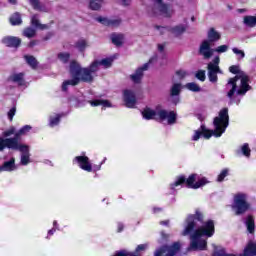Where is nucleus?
I'll return each instance as SVG.
<instances>
[{"label": "nucleus", "instance_id": "1", "mask_svg": "<svg viewBox=\"0 0 256 256\" xmlns=\"http://www.w3.org/2000/svg\"><path fill=\"white\" fill-rule=\"evenodd\" d=\"M205 221V214L196 209L194 214H189L186 218V227L182 235L187 236L195 233L196 237H213L215 235V221L212 219Z\"/></svg>", "mask_w": 256, "mask_h": 256}, {"label": "nucleus", "instance_id": "2", "mask_svg": "<svg viewBox=\"0 0 256 256\" xmlns=\"http://www.w3.org/2000/svg\"><path fill=\"white\" fill-rule=\"evenodd\" d=\"M213 125L215 129L209 130L205 124H202L200 129L195 131L192 140L199 141L201 137H204V139H211L213 135L214 137H221V135H223V133H225L229 127V108H222L219 111L218 116L213 120Z\"/></svg>", "mask_w": 256, "mask_h": 256}, {"label": "nucleus", "instance_id": "3", "mask_svg": "<svg viewBox=\"0 0 256 256\" xmlns=\"http://www.w3.org/2000/svg\"><path fill=\"white\" fill-rule=\"evenodd\" d=\"M196 181V182H195ZM209 183L206 177L199 178L197 180V174L193 173L188 178L185 175H180L176 177V181L171 184V187H179L180 185H185L187 189H201Z\"/></svg>", "mask_w": 256, "mask_h": 256}, {"label": "nucleus", "instance_id": "4", "mask_svg": "<svg viewBox=\"0 0 256 256\" xmlns=\"http://www.w3.org/2000/svg\"><path fill=\"white\" fill-rule=\"evenodd\" d=\"M208 40H203L198 53L202 55L204 59H211L213 57V49L211 48L212 43H217L221 39V33H219L215 28H210L207 33Z\"/></svg>", "mask_w": 256, "mask_h": 256}, {"label": "nucleus", "instance_id": "5", "mask_svg": "<svg viewBox=\"0 0 256 256\" xmlns=\"http://www.w3.org/2000/svg\"><path fill=\"white\" fill-rule=\"evenodd\" d=\"M232 209L235 215H245L251 209V204L247 202V194L237 193L234 196Z\"/></svg>", "mask_w": 256, "mask_h": 256}, {"label": "nucleus", "instance_id": "6", "mask_svg": "<svg viewBox=\"0 0 256 256\" xmlns=\"http://www.w3.org/2000/svg\"><path fill=\"white\" fill-rule=\"evenodd\" d=\"M103 163H105V159L99 164V165H92L91 161L89 160V158L86 155L83 156H76L73 159V164L74 165H78V167H80V169H82V171H86L87 173H91V172H97V171H101V165H103Z\"/></svg>", "mask_w": 256, "mask_h": 256}, {"label": "nucleus", "instance_id": "7", "mask_svg": "<svg viewBox=\"0 0 256 256\" xmlns=\"http://www.w3.org/2000/svg\"><path fill=\"white\" fill-rule=\"evenodd\" d=\"M70 65L74 69V75L78 76L80 81H83V83H93V73L87 67H81L76 60H72Z\"/></svg>", "mask_w": 256, "mask_h": 256}, {"label": "nucleus", "instance_id": "8", "mask_svg": "<svg viewBox=\"0 0 256 256\" xmlns=\"http://www.w3.org/2000/svg\"><path fill=\"white\" fill-rule=\"evenodd\" d=\"M181 251V243L174 242L172 245H163L154 252V256H175Z\"/></svg>", "mask_w": 256, "mask_h": 256}, {"label": "nucleus", "instance_id": "9", "mask_svg": "<svg viewBox=\"0 0 256 256\" xmlns=\"http://www.w3.org/2000/svg\"><path fill=\"white\" fill-rule=\"evenodd\" d=\"M203 236H196L195 232L191 233L190 239V247L194 251H205L207 249V240L201 239Z\"/></svg>", "mask_w": 256, "mask_h": 256}, {"label": "nucleus", "instance_id": "10", "mask_svg": "<svg viewBox=\"0 0 256 256\" xmlns=\"http://www.w3.org/2000/svg\"><path fill=\"white\" fill-rule=\"evenodd\" d=\"M69 71H70V75H71L72 79L65 80L62 83L61 89L64 93H67L69 91V85H71L72 87H75V86H77L78 83H81V78L78 77L77 75H75L73 66H71V64H70V70Z\"/></svg>", "mask_w": 256, "mask_h": 256}, {"label": "nucleus", "instance_id": "11", "mask_svg": "<svg viewBox=\"0 0 256 256\" xmlns=\"http://www.w3.org/2000/svg\"><path fill=\"white\" fill-rule=\"evenodd\" d=\"M159 121L167 119L168 125H175L177 123V113L175 111L167 112L165 109L158 110Z\"/></svg>", "mask_w": 256, "mask_h": 256}, {"label": "nucleus", "instance_id": "12", "mask_svg": "<svg viewBox=\"0 0 256 256\" xmlns=\"http://www.w3.org/2000/svg\"><path fill=\"white\" fill-rule=\"evenodd\" d=\"M123 101L128 109L135 108V105H137V96H135V92L129 89L124 90Z\"/></svg>", "mask_w": 256, "mask_h": 256}, {"label": "nucleus", "instance_id": "13", "mask_svg": "<svg viewBox=\"0 0 256 256\" xmlns=\"http://www.w3.org/2000/svg\"><path fill=\"white\" fill-rule=\"evenodd\" d=\"M149 63H153V59H150L148 63H145L143 66L136 69L135 73L130 75L131 81L135 84L141 83V80L143 79L144 71H147L149 69Z\"/></svg>", "mask_w": 256, "mask_h": 256}, {"label": "nucleus", "instance_id": "14", "mask_svg": "<svg viewBox=\"0 0 256 256\" xmlns=\"http://www.w3.org/2000/svg\"><path fill=\"white\" fill-rule=\"evenodd\" d=\"M208 79L210 83H217L219 81V77L217 75L223 73L219 66L213 65V62L208 63Z\"/></svg>", "mask_w": 256, "mask_h": 256}, {"label": "nucleus", "instance_id": "15", "mask_svg": "<svg viewBox=\"0 0 256 256\" xmlns=\"http://www.w3.org/2000/svg\"><path fill=\"white\" fill-rule=\"evenodd\" d=\"M240 77V87L237 90V95H245L247 93V91H251L252 87L251 85H249V76L246 74H239Z\"/></svg>", "mask_w": 256, "mask_h": 256}, {"label": "nucleus", "instance_id": "16", "mask_svg": "<svg viewBox=\"0 0 256 256\" xmlns=\"http://www.w3.org/2000/svg\"><path fill=\"white\" fill-rule=\"evenodd\" d=\"M2 43L6 47L18 49V47H21V38L16 36H6L2 38Z\"/></svg>", "mask_w": 256, "mask_h": 256}, {"label": "nucleus", "instance_id": "17", "mask_svg": "<svg viewBox=\"0 0 256 256\" xmlns=\"http://www.w3.org/2000/svg\"><path fill=\"white\" fill-rule=\"evenodd\" d=\"M21 135L23 134L18 131L15 133L13 138H8V139H14L16 143V147L13 148V151H20V153H28L29 146H27L26 144L19 143V137H21Z\"/></svg>", "mask_w": 256, "mask_h": 256}, {"label": "nucleus", "instance_id": "18", "mask_svg": "<svg viewBox=\"0 0 256 256\" xmlns=\"http://www.w3.org/2000/svg\"><path fill=\"white\" fill-rule=\"evenodd\" d=\"M96 21H98V23H101L105 27H119V25H121V19L111 20V19L99 16L96 18Z\"/></svg>", "mask_w": 256, "mask_h": 256}, {"label": "nucleus", "instance_id": "19", "mask_svg": "<svg viewBox=\"0 0 256 256\" xmlns=\"http://www.w3.org/2000/svg\"><path fill=\"white\" fill-rule=\"evenodd\" d=\"M143 119H145L146 121H151V120H155V121H159V118H156L157 115H159V112L151 109L150 107H145L143 109V111L141 112Z\"/></svg>", "mask_w": 256, "mask_h": 256}, {"label": "nucleus", "instance_id": "20", "mask_svg": "<svg viewBox=\"0 0 256 256\" xmlns=\"http://www.w3.org/2000/svg\"><path fill=\"white\" fill-rule=\"evenodd\" d=\"M15 147H17L15 139H9V138L3 139L0 137V151H5L6 148L12 149L13 151V148Z\"/></svg>", "mask_w": 256, "mask_h": 256}, {"label": "nucleus", "instance_id": "21", "mask_svg": "<svg viewBox=\"0 0 256 256\" xmlns=\"http://www.w3.org/2000/svg\"><path fill=\"white\" fill-rule=\"evenodd\" d=\"M8 81H12V83H17L19 87H23V85H25V73L20 72L13 74L9 76Z\"/></svg>", "mask_w": 256, "mask_h": 256}, {"label": "nucleus", "instance_id": "22", "mask_svg": "<svg viewBox=\"0 0 256 256\" xmlns=\"http://www.w3.org/2000/svg\"><path fill=\"white\" fill-rule=\"evenodd\" d=\"M31 25L32 27H35L36 29H40L41 31H45V29H49V25L41 24V22H39V15L37 14H34L31 17Z\"/></svg>", "mask_w": 256, "mask_h": 256}, {"label": "nucleus", "instance_id": "23", "mask_svg": "<svg viewBox=\"0 0 256 256\" xmlns=\"http://www.w3.org/2000/svg\"><path fill=\"white\" fill-rule=\"evenodd\" d=\"M110 39L113 43V45H115L116 47H121L123 45V41L125 39V35H123L122 33H112L110 36Z\"/></svg>", "mask_w": 256, "mask_h": 256}, {"label": "nucleus", "instance_id": "24", "mask_svg": "<svg viewBox=\"0 0 256 256\" xmlns=\"http://www.w3.org/2000/svg\"><path fill=\"white\" fill-rule=\"evenodd\" d=\"M159 5V11L164 17H171L173 15V10L169 9V5L163 3V0L161 2H157Z\"/></svg>", "mask_w": 256, "mask_h": 256}, {"label": "nucleus", "instance_id": "25", "mask_svg": "<svg viewBox=\"0 0 256 256\" xmlns=\"http://www.w3.org/2000/svg\"><path fill=\"white\" fill-rule=\"evenodd\" d=\"M9 23L15 27L17 25H22L23 24V19L21 18V13L15 12L13 13L10 18H9Z\"/></svg>", "mask_w": 256, "mask_h": 256}, {"label": "nucleus", "instance_id": "26", "mask_svg": "<svg viewBox=\"0 0 256 256\" xmlns=\"http://www.w3.org/2000/svg\"><path fill=\"white\" fill-rule=\"evenodd\" d=\"M168 31H170V33L175 35V37H180V35H183V33H185V31H187V27H185V25H183V24H180L178 26L169 28Z\"/></svg>", "mask_w": 256, "mask_h": 256}, {"label": "nucleus", "instance_id": "27", "mask_svg": "<svg viewBox=\"0 0 256 256\" xmlns=\"http://www.w3.org/2000/svg\"><path fill=\"white\" fill-rule=\"evenodd\" d=\"M1 167L2 171H15V169H17V166L15 165V158L12 157L9 161H5Z\"/></svg>", "mask_w": 256, "mask_h": 256}, {"label": "nucleus", "instance_id": "28", "mask_svg": "<svg viewBox=\"0 0 256 256\" xmlns=\"http://www.w3.org/2000/svg\"><path fill=\"white\" fill-rule=\"evenodd\" d=\"M246 227H247L248 233H250L251 235L255 233V218H253L252 215H249L246 218Z\"/></svg>", "mask_w": 256, "mask_h": 256}, {"label": "nucleus", "instance_id": "29", "mask_svg": "<svg viewBox=\"0 0 256 256\" xmlns=\"http://www.w3.org/2000/svg\"><path fill=\"white\" fill-rule=\"evenodd\" d=\"M91 107H99L100 105L102 107H111V102L109 100H101V99H95L89 101Z\"/></svg>", "mask_w": 256, "mask_h": 256}, {"label": "nucleus", "instance_id": "30", "mask_svg": "<svg viewBox=\"0 0 256 256\" xmlns=\"http://www.w3.org/2000/svg\"><path fill=\"white\" fill-rule=\"evenodd\" d=\"M24 59L27 65H29L32 69H35L39 65L37 58H35L33 55H25Z\"/></svg>", "mask_w": 256, "mask_h": 256}, {"label": "nucleus", "instance_id": "31", "mask_svg": "<svg viewBox=\"0 0 256 256\" xmlns=\"http://www.w3.org/2000/svg\"><path fill=\"white\" fill-rule=\"evenodd\" d=\"M244 252L246 253V255L256 256V243L249 242L245 247Z\"/></svg>", "mask_w": 256, "mask_h": 256}, {"label": "nucleus", "instance_id": "32", "mask_svg": "<svg viewBox=\"0 0 256 256\" xmlns=\"http://www.w3.org/2000/svg\"><path fill=\"white\" fill-rule=\"evenodd\" d=\"M243 23L246 27H256V16H244Z\"/></svg>", "mask_w": 256, "mask_h": 256}, {"label": "nucleus", "instance_id": "33", "mask_svg": "<svg viewBox=\"0 0 256 256\" xmlns=\"http://www.w3.org/2000/svg\"><path fill=\"white\" fill-rule=\"evenodd\" d=\"M37 35V31L34 28L27 27L23 31V36L27 37L28 39H33Z\"/></svg>", "mask_w": 256, "mask_h": 256}, {"label": "nucleus", "instance_id": "34", "mask_svg": "<svg viewBox=\"0 0 256 256\" xmlns=\"http://www.w3.org/2000/svg\"><path fill=\"white\" fill-rule=\"evenodd\" d=\"M103 0H90L89 7L92 11H99Z\"/></svg>", "mask_w": 256, "mask_h": 256}, {"label": "nucleus", "instance_id": "35", "mask_svg": "<svg viewBox=\"0 0 256 256\" xmlns=\"http://www.w3.org/2000/svg\"><path fill=\"white\" fill-rule=\"evenodd\" d=\"M75 47L80 51V53H83L85 49H87V41L85 39L78 40L75 43Z\"/></svg>", "mask_w": 256, "mask_h": 256}, {"label": "nucleus", "instance_id": "36", "mask_svg": "<svg viewBox=\"0 0 256 256\" xmlns=\"http://www.w3.org/2000/svg\"><path fill=\"white\" fill-rule=\"evenodd\" d=\"M181 93V84L175 83L173 84L171 90H170V95L171 97H177Z\"/></svg>", "mask_w": 256, "mask_h": 256}, {"label": "nucleus", "instance_id": "37", "mask_svg": "<svg viewBox=\"0 0 256 256\" xmlns=\"http://www.w3.org/2000/svg\"><path fill=\"white\" fill-rule=\"evenodd\" d=\"M186 87L187 89H189V91H192L193 93H199V91H201V86L195 82L187 83Z\"/></svg>", "mask_w": 256, "mask_h": 256}, {"label": "nucleus", "instance_id": "38", "mask_svg": "<svg viewBox=\"0 0 256 256\" xmlns=\"http://www.w3.org/2000/svg\"><path fill=\"white\" fill-rule=\"evenodd\" d=\"M99 65H102L105 69H109L113 65V58H104L98 61Z\"/></svg>", "mask_w": 256, "mask_h": 256}, {"label": "nucleus", "instance_id": "39", "mask_svg": "<svg viewBox=\"0 0 256 256\" xmlns=\"http://www.w3.org/2000/svg\"><path fill=\"white\" fill-rule=\"evenodd\" d=\"M58 59L62 61V63H69V59H71V54H69V52H60L58 54Z\"/></svg>", "mask_w": 256, "mask_h": 256}, {"label": "nucleus", "instance_id": "40", "mask_svg": "<svg viewBox=\"0 0 256 256\" xmlns=\"http://www.w3.org/2000/svg\"><path fill=\"white\" fill-rule=\"evenodd\" d=\"M99 60H95V61H93L90 65H89V67H87L89 70H90V72L93 74V73H97L98 71H99Z\"/></svg>", "mask_w": 256, "mask_h": 256}, {"label": "nucleus", "instance_id": "41", "mask_svg": "<svg viewBox=\"0 0 256 256\" xmlns=\"http://www.w3.org/2000/svg\"><path fill=\"white\" fill-rule=\"evenodd\" d=\"M228 175H229V169L227 168L223 169L217 177L218 183H223V181H225V177H227Z\"/></svg>", "mask_w": 256, "mask_h": 256}, {"label": "nucleus", "instance_id": "42", "mask_svg": "<svg viewBox=\"0 0 256 256\" xmlns=\"http://www.w3.org/2000/svg\"><path fill=\"white\" fill-rule=\"evenodd\" d=\"M242 154L244 157H251V148H249L248 143H244L241 147Z\"/></svg>", "mask_w": 256, "mask_h": 256}, {"label": "nucleus", "instance_id": "43", "mask_svg": "<svg viewBox=\"0 0 256 256\" xmlns=\"http://www.w3.org/2000/svg\"><path fill=\"white\" fill-rule=\"evenodd\" d=\"M29 3L35 11H41V1H39V0H29Z\"/></svg>", "mask_w": 256, "mask_h": 256}, {"label": "nucleus", "instance_id": "44", "mask_svg": "<svg viewBox=\"0 0 256 256\" xmlns=\"http://www.w3.org/2000/svg\"><path fill=\"white\" fill-rule=\"evenodd\" d=\"M23 155L21 156V165H29V146L28 152H22Z\"/></svg>", "mask_w": 256, "mask_h": 256}, {"label": "nucleus", "instance_id": "45", "mask_svg": "<svg viewBox=\"0 0 256 256\" xmlns=\"http://www.w3.org/2000/svg\"><path fill=\"white\" fill-rule=\"evenodd\" d=\"M196 79L199 81H205L207 79V76L205 75V70H198L195 75Z\"/></svg>", "mask_w": 256, "mask_h": 256}, {"label": "nucleus", "instance_id": "46", "mask_svg": "<svg viewBox=\"0 0 256 256\" xmlns=\"http://www.w3.org/2000/svg\"><path fill=\"white\" fill-rule=\"evenodd\" d=\"M240 79L239 75L234 76L228 80V85H232V89H237V81Z\"/></svg>", "mask_w": 256, "mask_h": 256}, {"label": "nucleus", "instance_id": "47", "mask_svg": "<svg viewBox=\"0 0 256 256\" xmlns=\"http://www.w3.org/2000/svg\"><path fill=\"white\" fill-rule=\"evenodd\" d=\"M232 51L235 55L239 56L238 59H245V52L243 50H240L239 48H233Z\"/></svg>", "mask_w": 256, "mask_h": 256}, {"label": "nucleus", "instance_id": "48", "mask_svg": "<svg viewBox=\"0 0 256 256\" xmlns=\"http://www.w3.org/2000/svg\"><path fill=\"white\" fill-rule=\"evenodd\" d=\"M212 256H236V255L235 254H227L225 252V249H220V250H217L216 252H214Z\"/></svg>", "mask_w": 256, "mask_h": 256}, {"label": "nucleus", "instance_id": "49", "mask_svg": "<svg viewBox=\"0 0 256 256\" xmlns=\"http://www.w3.org/2000/svg\"><path fill=\"white\" fill-rule=\"evenodd\" d=\"M61 121V116L57 115L54 118L50 119V127H55V125H59V122Z\"/></svg>", "mask_w": 256, "mask_h": 256}, {"label": "nucleus", "instance_id": "50", "mask_svg": "<svg viewBox=\"0 0 256 256\" xmlns=\"http://www.w3.org/2000/svg\"><path fill=\"white\" fill-rule=\"evenodd\" d=\"M11 135H15V127L13 126L3 132V137H11Z\"/></svg>", "mask_w": 256, "mask_h": 256}, {"label": "nucleus", "instance_id": "51", "mask_svg": "<svg viewBox=\"0 0 256 256\" xmlns=\"http://www.w3.org/2000/svg\"><path fill=\"white\" fill-rule=\"evenodd\" d=\"M15 113H17V108L14 106L8 111L9 121H13V117H15Z\"/></svg>", "mask_w": 256, "mask_h": 256}, {"label": "nucleus", "instance_id": "52", "mask_svg": "<svg viewBox=\"0 0 256 256\" xmlns=\"http://www.w3.org/2000/svg\"><path fill=\"white\" fill-rule=\"evenodd\" d=\"M229 46L227 45H220L216 48V53H227Z\"/></svg>", "mask_w": 256, "mask_h": 256}, {"label": "nucleus", "instance_id": "53", "mask_svg": "<svg viewBox=\"0 0 256 256\" xmlns=\"http://www.w3.org/2000/svg\"><path fill=\"white\" fill-rule=\"evenodd\" d=\"M229 71L230 73H232L233 75H239V66L237 65H232L229 67Z\"/></svg>", "mask_w": 256, "mask_h": 256}, {"label": "nucleus", "instance_id": "54", "mask_svg": "<svg viewBox=\"0 0 256 256\" xmlns=\"http://www.w3.org/2000/svg\"><path fill=\"white\" fill-rule=\"evenodd\" d=\"M31 130V126L30 125H25L23 126L20 130H18L22 135H25V133H29V131Z\"/></svg>", "mask_w": 256, "mask_h": 256}, {"label": "nucleus", "instance_id": "55", "mask_svg": "<svg viewBox=\"0 0 256 256\" xmlns=\"http://www.w3.org/2000/svg\"><path fill=\"white\" fill-rule=\"evenodd\" d=\"M235 91H237V88H231L229 92L227 93V97L229 99H233V95H235Z\"/></svg>", "mask_w": 256, "mask_h": 256}, {"label": "nucleus", "instance_id": "56", "mask_svg": "<svg viewBox=\"0 0 256 256\" xmlns=\"http://www.w3.org/2000/svg\"><path fill=\"white\" fill-rule=\"evenodd\" d=\"M145 249H147V245L140 244L136 247V253H139V251H145Z\"/></svg>", "mask_w": 256, "mask_h": 256}, {"label": "nucleus", "instance_id": "57", "mask_svg": "<svg viewBox=\"0 0 256 256\" xmlns=\"http://www.w3.org/2000/svg\"><path fill=\"white\" fill-rule=\"evenodd\" d=\"M176 75H178V77H180L181 79H183L186 75L187 72L183 71V70H177L176 71Z\"/></svg>", "mask_w": 256, "mask_h": 256}, {"label": "nucleus", "instance_id": "58", "mask_svg": "<svg viewBox=\"0 0 256 256\" xmlns=\"http://www.w3.org/2000/svg\"><path fill=\"white\" fill-rule=\"evenodd\" d=\"M39 44V40H31L28 44V47H30V49H33V47H35V45Z\"/></svg>", "mask_w": 256, "mask_h": 256}, {"label": "nucleus", "instance_id": "59", "mask_svg": "<svg viewBox=\"0 0 256 256\" xmlns=\"http://www.w3.org/2000/svg\"><path fill=\"white\" fill-rule=\"evenodd\" d=\"M123 229H125V226L123 223L119 222L117 227V233H122Z\"/></svg>", "mask_w": 256, "mask_h": 256}, {"label": "nucleus", "instance_id": "60", "mask_svg": "<svg viewBox=\"0 0 256 256\" xmlns=\"http://www.w3.org/2000/svg\"><path fill=\"white\" fill-rule=\"evenodd\" d=\"M219 63H220V58H219V56H216V57L213 59L212 65H215L216 67H219Z\"/></svg>", "mask_w": 256, "mask_h": 256}, {"label": "nucleus", "instance_id": "61", "mask_svg": "<svg viewBox=\"0 0 256 256\" xmlns=\"http://www.w3.org/2000/svg\"><path fill=\"white\" fill-rule=\"evenodd\" d=\"M158 51H160V53H163V51H165V45L158 44Z\"/></svg>", "mask_w": 256, "mask_h": 256}, {"label": "nucleus", "instance_id": "62", "mask_svg": "<svg viewBox=\"0 0 256 256\" xmlns=\"http://www.w3.org/2000/svg\"><path fill=\"white\" fill-rule=\"evenodd\" d=\"M160 225H164L165 227H169V220L160 221Z\"/></svg>", "mask_w": 256, "mask_h": 256}, {"label": "nucleus", "instance_id": "63", "mask_svg": "<svg viewBox=\"0 0 256 256\" xmlns=\"http://www.w3.org/2000/svg\"><path fill=\"white\" fill-rule=\"evenodd\" d=\"M161 211H163V208H159V207H154L153 208L154 213H161Z\"/></svg>", "mask_w": 256, "mask_h": 256}, {"label": "nucleus", "instance_id": "64", "mask_svg": "<svg viewBox=\"0 0 256 256\" xmlns=\"http://www.w3.org/2000/svg\"><path fill=\"white\" fill-rule=\"evenodd\" d=\"M55 231H57V229H55V228H52V229H50L49 231H48V235H55Z\"/></svg>", "mask_w": 256, "mask_h": 256}]
</instances>
